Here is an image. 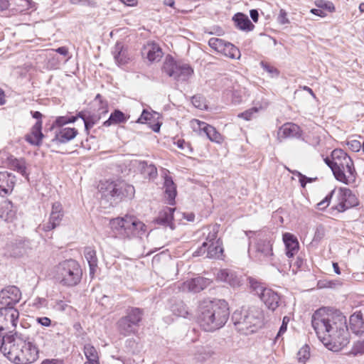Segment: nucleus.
<instances>
[{"label": "nucleus", "mask_w": 364, "mask_h": 364, "mask_svg": "<svg viewBox=\"0 0 364 364\" xmlns=\"http://www.w3.org/2000/svg\"><path fill=\"white\" fill-rule=\"evenodd\" d=\"M347 145L349 149L354 152H358L361 149V144L358 140H351L347 143Z\"/></svg>", "instance_id": "nucleus-55"}, {"label": "nucleus", "mask_w": 364, "mask_h": 364, "mask_svg": "<svg viewBox=\"0 0 364 364\" xmlns=\"http://www.w3.org/2000/svg\"><path fill=\"white\" fill-rule=\"evenodd\" d=\"M84 353L86 358L87 359V363H99L97 351L91 344L85 345Z\"/></svg>", "instance_id": "nucleus-43"}, {"label": "nucleus", "mask_w": 364, "mask_h": 364, "mask_svg": "<svg viewBox=\"0 0 364 364\" xmlns=\"http://www.w3.org/2000/svg\"><path fill=\"white\" fill-rule=\"evenodd\" d=\"M42 120L37 121L31 127L30 133L25 136V140L31 145L40 146L44 135L42 132Z\"/></svg>", "instance_id": "nucleus-19"}, {"label": "nucleus", "mask_w": 364, "mask_h": 364, "mask_svg": "<svg viewBox=\"0 0 364 364\" xmlns=\"http://www.w3.org/2000/svg\"><path fill=\"white\" fill-rule=\"evenodd\" d=\"M232 320L238 332L244 335L255 333L264 323L262 310L255 306L236 310L232 316Z\"/></svg>", "instance_id": "nucleus-4"}, {"label": "nucleus", "mask_w": 364, "mask_h": 364, "mask_svg": "<svg viewBox=\"0 0 364 364\" xmlns=\"http://www.w3.org/2000/svg\"><path fill=\"white\" fill-rule=\"evenodd\" d=\"M333 193V191H331V193L330 194L327 195L323 200H321L320 203H318L317 204L318 208L319 209L323 210V209L326 208L329 205L330 200L332 197Z\"/></svg>", "instance_id": "nucleus-56"}, {"label": "nucleus", "mask_w": 364, "mask_h": 364, "mask_svg": "<svg viewBox=\"0 0 364 364\" xmlns=\"http://www.w3.org/2000/svg\"><path fill=\"white\" fill-rule=\"evenodd\" d=\"M217 279L226 282L232 287H237L240 284V279L235 272L230 269H221L217 274Z\"/></svg>", "instance_id": "nucleus-28"}, {"label": "nucleus", "mask_w": 364, "mask_h": 364, "mask_svg": "<svg viewBox=\"0 0 364 364\" xmlns=\"http://www.w3.org/2000/svg\"><path fill=\"white\" fill-rule=\"evenodd\" d=\"M311 323L318 338L328 349L337 352L348 344L346 318L341 312L321 308L314 313Z\"/></svg>", "instance_id": "nucleus-1"}, {"label": "nucleus", "mask_w": 364, "mask_h": 364, "mask_svg": "<svg viewBox=\"0 0 364 364\" xmlns=\"http://www.w3.org/2000/svg\"><path fill=\"white\" fill-rule=\"evenodd\" d=\"M277 21L282 25L289 23V20L287 18V13L284 9H280L277 17Z\"/></svg>", "instance_id": "nucleus-53"}, {"label": "nucleus", "mask_w": 364, "mask_h": 364, "mask_svg": "<svg viewBox=\"0 0 364 364\" xmlns=\"http://www.w3.org/2000/svg\"><path fill=\"white\" fill-rule=\"evenodd\" d=\"M15 184V176L9 172H0V196L11 193Z\"/></svg>", "instance_id": "nucleus-22"}, {"label": "nucleus", "mask_w": 364, "mask_h": 364, "mask_svg": "<svg viewBox=\"0 0 364 364\" xmlns=\"http://www.w3.org/2000/svg\"><path fill=\"white\" fill-rule=\"evenodd\" d=\"M164 188L165 189V198L168 200V204L173 205L176 196V186L172 178L166 174L164 176Z\"/></svg>", "instance_id": "nucleus-25"}, {"label": "nucleus", "mask_w": 364, "mask_h": 364, "mask_svg": "<svg viewBox=\"0 0 364 364\" xmlns=\"http://www.w3.org/2000/svg\"><path fill=\"white\" fill-rule=\"evenodd\" d=\"M311 13L320 17H324L326 16V13L318 7V9H312Z\"/></svg>", "instance_id": "nucleus-61"}, {"label": "nucleus", "mask_w": 364, "mask_h": 364, "mask_svg": "<svg viewBox=\"0 0 364 364\" xmlns=\"http://www.w3.org/2000/svg\"><path fill=\"white\" fill-rule=\"evenodd\" d=\"M174 144L181 150L189 149V144L186 142L183 139H178Z\"/></svg>", "instance_id": "nucleus-58"}, {"label": "nucleus", "mask_w": 364, "mask_h": 364, "mask_svg": "<svg viewBox=\"0 0 364 364\" xmlns=\"http://www.w3.org/2000/svg\"><path fill=\"white\" fill-rule=\"evenodd\" d=\"M350 328L356 335L364 333V318L360 311L355 312L350 316Z\"/></svg>", "instance_id": "nucleus-26"}, {"label": "nucleus", "mask_w": 364, "mask_h": 364, "mask_svg": "<svg viewBox=\"0 0 364 364\" xmlns=\"http://www.w3.org/2000/svg\"><path fill=\"white\" fill-rule=\"evenodd\" d=\"M10 166L14 171L28 178L27 163L23 158L12 159L10 162Z\"/></svg>", "instance_id": "nucleus-40"}, {"label": "nucleus", "mask_w": 364, "mask_h": 364, "mask_svg": "<svg viewBox=\"0 0 364 364\" xmlns=\"http://www.w3.org/2000/svg\"><path fill=\"white\" fill-rule=\"evenodd\" d=\"M21 298V293L16 286H9L0 291L1 307H14Z\"/></svg>", "instance_id": "nucleus-14"}, {"label": "nucleus", "mask_w": 364, "mask_h": 364, "mask_svg": "<svg viewBox=\"0 0 364 364\" xmlns=\"http://www.w3.org/2000/svg\"><path fill=\"white\" fill-rule=\"evenodd\" d=\"M143 315L144 311L142 309L136 307H130L127 309V314L124 316L129 320H131V323L139 327V323L142 320Z\"/></svg>", "instance_id": "nucleus-39"}, {"label": "nucleus", "mask_w": 364, "mask_h": 364, "mask_svg": "<svg viewBox=\"0 0 364 364\" xmlns=\"http://www.w3.org/2000/svg\"><path fill=\"white\" fill-rule=\"evenodd\" d=\"M250 234L256 235V241L254 245L255 259L263 264H270L272 267H277L279 264L278 259L273 252L272 237L269 232H258L254 233L252 231L246 232V235L249 239H252Z\"/></svg>", "instance_id": "nucleus-6"}, {"label": "nucleus", "mask_w": 364, "mask_h": 364, "mask_svg": "<svg viewBox=\"0 0 364 364\" xmlns=\"http://www.w3.org/2000/svg\"><path fill=\"white\" fill-rule=\"evenodd\" d=\"M301 136L300 127L294 123H286L278 131L279 139L296 138Z\"/></svg>", "instance_id": "nucleus-21"}, {"label": "nucleus", "mask_w": 364, "mask_h": 364, "mask_svg": "<svg viewBox=\"0 0 364 364\" xmlns=\"http://www.w3.org/2000/svg\"><path fill=\"white\" fill-rule=\"evenodd\" d=\"M316 5L317 7L320 8L323 11L325 9L328 11H334V6L333 4L330 1H325L323 0H319L316 2Z\"/></svg>", "instance_id": "nucleus-48"}, {"label": "nucleus", "mask_w": 364, "mask_h": 364, "mask_svg": "<svg viewBox=\"0 0 364 364\" xmlns=\"http://www.w3.org/2000/svg\"><path fill=\"white\" fill-rule=\"evenodd\" d=\"M19 312L14 307L0 308V332L4 329L10 330L17 326Z\"/></svg>", "instance_id": "nucleus-13"}, {"label": "nucleus", "mask_w": 364, "mask_h": 364, "mask_svg": "<svg viewBox=\"0 0 364 364\" xmlns=\"http://www.w3.org/2000/svg\"><path fill=\"white\" fill-rule=\"evenodd\" d=\"M174 211V208H164L159 212L158 217L154 220L155 223L158 225H161L166 227L168 226L171 229H173V220Z\"/></svg>", "instance_id": "nucleus-24"}, {"label": "nucleus", "mask_w": 364, "mask_h": 364, "mask_svg": "<svg viewBox=\"0 0 364 364\" xmlns=\"http://www.w3.org/2000/svg\"><path fill=\"white\" fill-rule=\"evenodd\" d=\"M63 217V211L62 205L58 202H55L52 205L49 220L46 223L40 225L38 229L45 232L55 229L60 225Z\"/></svg>", "instance_id": "nucleus-16"}, {"label": "nucleus", "mask_w": 364, "mask_h": 364, "mask_svg": "<svg viewBox=\"0 0 364 364\" xmlns=\"http://www.w3.org/2000/svg\"><path fill=\"white\" fill-rule=\"evenodd\" d=\"M237 28L244 31H251L255 26L249 19L248 16L242 13L235 14L232 18Z\"/></svg>", "instance_id": "nucleus-29"}, {"label": "nucleus", "mask_w": 364, "mask_h": 364, "mask_svg": "<svg viewBox=\"0 0 364 364\" xmlns=\"http://www.w3.org/2000/svg\"><path fill=\"white\" fill-rule=\"evenodd\" d=\"M134 193V187L124 182L108 183L105 188V191L102 192V195L105 197H109L115 203L121 201L124 198L132 199Z\"/></svg>", "instance_id": "nucleus-10"}, {"label": "nucleus", "mask_w": 364, "mask_h": 364, "mask_svg": "<svg viewBox=\"0 0 364 364\" xmlns=\"http://www.w3.org/2000/svg\"><path fill=\"white\" fill-rule=\"evenodd\" d=\"M208 245V242H204L202 245L193 253V256L199 257L203 255L205 253L207 254Z\"/></svg>", "instance_id": "nucleus-54"}, {"label": "nucleus", "mask_w": 364, "mask_h": 364, "mask_svg": "<svg viewBox=\"0 0 364 364\" xmlns=\"http://www.w3.org/2000/svg\"><path fill=\"white\" fill-rule=\"evenodd\" d=\"M337 200L338 203L334 208L341 213L358 205L357 197L347 188H341L338 190Z\"/></svg>", "instance_id": "nucleus-12"}, {"label": "nucleus", "mask_w": 364, "mask_h": 364, "mask_svg": "<svg viewBox=\"0 0 364 364\" xmlns=\"http://www.w3.org/2000/svg\"><path fill=\"white\" fill-rule=\"evenodd\" d=\"M95 123V122L92 117H87V119H84L85 128L87 131L92 128Z\"/></svg>", "instance_id": "nucleus-59"}, {"label": "nucleus", "mask_w": 364, "mask_h": 364, "mask_svg": "<svg viewBox=\"0 0 364 364\" xmlns=\"http://www.w3.org/2000/svg\"><path fill=\"white\" fill-rule=\"evenodd\" d=\"M78 134L75 128L61 127L55 132L54 138L51 142L55 144H65L73 139Z\"/></svg>", "instance_id": "nucleus-18"}, {"label": "nucleus", "mask_w": 364, "mask_h": 364, "mask_svg": "<svg viewBox=\"0 0 364 364\" xmlns=\"http://www.w3.org/2000/svg\"><path fill=\"white\" fill-rule=\"evenodd\" d=\"M242 101V97L237 91H235L232 94V102L235 104H238Z\"/></svg>", "instance_id": "nucleus-63"}, {"label": "nucleus", "mask_w": 364, "mask_h": 364, "mask_svg": "<svg viewBox=\"0 0 364 364\" xmlns=\"http://www.w3.org/2000/svg\"><path fill=\"white\" fill-rule=\"evenodd\" d=\"M191 124L194 130L204 132L211 141L216 143H220L222 141V135L213 126L198 119L193 120Z\"/></svg>", "instance_id": "nucleus-17"}, {"label": "nucleus", "mask_w": 364, "mask_h": 364, "mask_svg": "<svg viewBox=\"0 0 364 364\" xmlns=\"http://www.w3.org/2000/svg\"><path fill=\"white\" fill-rule=\"evenodd\" d=\"M223 242L220 239H218L214 243L208 245L206 257L220 259L223 256Z\"/></svg>", "instance_id": "nucleus-33"}, {"label": "nucleus", "mask_w": 364, "mask_h": 364, "mask_svg": "<svg viewBox=\"0 0 364 364\" xmlns=\"http://www.w3.org/2000/svg\"><path fill=\"white\" fill-rule=\"evenodd\" d=\"M112 229L121 237H132L139 235L136 226L141 229L144 223L132 215H125L123 218H117L111 220Z\"/></svg>", "instance_id": "nucleus-9"}, {"label": "nucleus", "mask_w": 364, "mask_h": 364, "mask_svg": "<svg viewBox=\"0 0 364 364\" xmlns=\"http://www.w3.org/2000/svg\"><path fill=\"white\" fill-rule=\"evenodd\" d=\"M143 55H146L150 62L159 61L163 55L160 46L154 43H148L144 47Z\"/></svg>", "instance_id": "nucleus-27"}, {"label": "nucleus", "mask_w": 364, "mask_h": 364, "mask_svg": "<svg viewBox=\"0 0 364 364\" xmlns=\"http://www.w3.org/2000/svg\"><path fill=\"white\" fill-rule=\"evenodd\" d=\"M282 240L285 245L286 255L293 257L299 250V243L296 236L289 232H285L282 235Z\"/></svg>", "instance_id": "nucleus-20"}, {"label": "nucleus", "mask_w": 364, "mask_h": 364, "mask_svg": "<svg viewBox=\"0 0 364 364\" xmlns=\"http://www.w3.org/2000/svg\"><path fill=\"white\" fill-rule=\"evenodd\" d=\"M132 321L129 320L125 316L122 317L117 322L118 329L121 334L124 336L134 334L137 332L138 327L131 323Z\"/></svg>", "instance_id": "nucleus-30"}, {"label": "nucleus", "mask_w": 364, "mask_h": 364, "mask_svg": "<svg viewBox=\"0 0 364 364\" xmlns=\"http://www.w3.org/2000/svg\"><path fill=\"white\" fill-rule=\"evenodd\" d=\"M34 247L35 244L32 240L24 238L16 239L9 245L11 255L15 257L28 255Z\"/></svg>", "instance_id": "nucleus-15"}, {"label": "nucleus", "mask_w": 364, "mask_h": 364, "mask_svg": "<svg viewBox=\"0 0 364 364\" xmlns=\"http://www.w3.org/2000/svg\"><path fill=\"white\" fill-rule=\"evenodd\" d=\"M215 354L216 353L212 347L201 346L197 350L195 358L199 362H204L213 358Z\"/></svg>", "instance_id": "nucleus-37"}, {"label": "nucleus", "mask_w": 364, "mask_h": 364, "mask_svg": "<svg viewBox=\"0 0 364 364\" xmlns=\"http://www.w3.org/2000/svg\"><path fill=\"white\" fill-rule=\"evenodd\" d=\"M255 106L238 114L239 117L245 120H250L259 110L266 109L269 106V102L267 100H262V102H256Z\"/></svg>", "instance_id": "nucleus-32"}, {"label": "nucleus", "mask_w": 364, "mask_h": 364, "mask_svg": "<svg viewBox=\"0 0 364 364\" xmlns=\"http://www.w3.org/2000/svg\"><path fill=\"white\" fill-rule=\"evenodd\" d=\"M82 275V269L74 259L65 260L56 267V278L63 286L77 285L80 282Z\"/></svg>", "instance_id": "nucleus-7"}, {"label": "nucleus", "mask_w": 364, "mask_h": 364, "mask_svg": "<svg viewBox=\"0 0 364 364\" xmlns=\"http://www.w3.org/2000/svg\"><path fill=\"white\" fill-rule=\"evenodd\" d=\"M70 2L73 4H81L92 8L97 6V3L92 0H70Z\"/></svg>", "instance_id": "nucleus-52"}, {"label": "nucleus", "mask_w": 364, "mask_h": 364, "mask_svg": "<svg viewBox=\"0 0 364 364\" xmlns=\"http://www.w3.org/2000/svg\"><path fill=\"white\" fill-rule=\"evenodd\" d=\"M350 353L353 355H363L364 354V340L355 342L351 349Z\"/></svg>", "instance_id": "nucleus-46"}, {"label": "nucleus", "mask_w": 364, "mask_h": 364, "mask_svg": "<svg viewBox=\"0 0 364 364\" xmlns=\"http://www.w3.org/2000/svg\"><path fill=\"white\" fill-rule=\"evenodd\" d=\"M112 54L118 65H124L128 63L129 58L127 57V51L124 50V46L121 43H116L112 50Z\"/></svg>", "instance_id": "nucleus-31"}, {"label": "nucleus", "mask_w": 364, "mask_h": 364, "mask_svg": "<svg viewBox=\"0 0 364 364\" xmlns=\"http://www.w3.org/2000/svg\"><path fill=\"white\" fill-rule=\"evenodd\" d=\"M331 170L335 178L346 184L355 182L356 172L351 158L342 149H336L331 153Z\"/></svg>", "instance_id": "nucleus-5"}, {"label": "nucleus", "mask_w": 364, "mask_h": 364, "mask_svg": "<svg viewBox=\"0 0 364 364\" xmlns=\"http://www.w3.org/2000/svg\"><path fill=\"white\" fill-rule=\"evenodd\" d=\"M226 43L227 41L221 38L214 37L210 38L208 41V45L210 47L219 53L222 52L223 47L225 46Z\"/></svg>", "instance_id": "nucleus-45"}, {"label": "nucleus", "mask_w": 364, "mask_h": 364, "mask_svg": "<svg viewBox=\"0 0 364 364\" xmlns=\"http://www.w3.org/2000/svg\"><path fill=\"white\" fill-rule=\"evenodd\" d=\"M260 64H261L262 68L265 71L269 73L272 76L279 75V72H278L277 69L275 68L274 67H273V66L270 65L269 64L264 63L263 61H262Z\"/></svg>", "instance_id": "nucleus-51"}, {"label": "nucleus", "mask_w": 364, "mask_h": 364, "mask_svg": "<svg viewBox=\"0 0 364 364\" xmlns=\"http://www.w3.org/2000/svg\"><path fill=\"white\" fill-rule=\"evenodd\" d=\"M128 118L129 117H127L122 111L115 109L111 113L109 119L104 122V125L109 127L112 124L124 123L127 121Z\"/></svg>", "instance_id": "nucleus-41"}, {"label": "nucleus", "mask_w": 364, "mask_h": 364, "mask_svg": "<svg viewBox=\"0 0 364 364\" xmlns=\"http://www.w3.org/2000/svg\"><path fill=\"white\" fill-rule=\"evenodd\" d=\"M68 124V116H60L58 117L55 122L53 124V127L58 126L62 127L65 124Z\"/></svg>", "instance_id": "nucleus-57"}, {"label": "nucleus", "mask_w": 364, "mask_h": 364, "mask_svg": "<svg viewBox=\"0 0 364 364\" xmlns=\"http://www.w3.org/2000/svg\"><path fill=\"white\" fill-rule=\"evenodd\" d=\"M228 304L223 299L204 300L198 306V321L205 331H214L228 321Z\"/></svg>", "instance_id": "nucleus-3"}, {"label": "nucleus", "mask_w": 364, "mask_h": 364, "mask_svg": "<svg viewBox=\"0 0 364 364\" xmlns=\"http://www.w3.org/2000/svg\"><path fill=\"white\" fill-rule=\"evenodd\" d=\"M220 225L214 224L205 227L203 228V235L205 239V242H208V244L214 243L216 242L218 238V234L219 232Z\"/></svg>", "instance_id": "nucleus-35"}, {"label": "nucleus", "mask_w": 364, "mask_h": 364, "mask_svg": "<svg viewBox=\"0 0 364 364\" xmlns=\"http://www.w3.org/2000/svg\"><path fill=\"white\" fill-rule=\"evenodd\" d=\"M37 321L38 323L43 326H49L50 325L51 321L48 317H41L37 318Z\"/></svg>", "instance_id": "nucleus-60"}, {"label": "nucleus", "mask_w": 364, "mask_h": 364, "mask_svg": "<svg viewBox=\"0 0 364 364\" xmlns=\"http://www.w3.org/2000/svg\"><path fill=\"white\" fill-rule=\"evenodd\" d=\"M310 355L309 348L308 346H303L297 353V358L299 362H305Z\"/></svg>", "instance_id": "nucleus-47"}, {"label": "nucleus", "mask_w": 364, "mask_h": 364, "mask_svg": "<svg viewBox=\"0 0 364 364\" xmlns=\"http://www.w3.org/2000/svg\"><path fill=\"white\" fill-rule=\"evenodd\" d=\"M250 284L252 291L259 296L269 309L274 311L279 306L280 296L276 291L265 287L262 283L253 279H250Z\"/></svg>", "instance_id": "nucleus-11"}, {"label": "nucleus", "mask_w": 364, "mask_h": 364, "mask_svg": "<svg viewBox=\"0 0 364 364\" xmlns=\"http://www.w3.org/2000/svg\"><path fill=\"white\" fill-rule=\"evenodd\" d=\"M225 56L232 59H240L241 53L240 50L231 43L227 42L221 52Z\"/></svg>", "instance_id": "nucleus-42"}, {"label": "nucleus", "mask_w": 364, "mask_h": 364, "mask_svg": "<svg viewBox=\"0 0 364 364\" xmlns=\"http://www.w3.org/2000/svg\"><path fill=\"white\" fill-rule=\"evenodd\" d=\"M162 70L177 82H186L194 73L192 67L186 63L176 61L171 56L166 58Z\"/></svg>", "instance_id": "nucleus-8"}, {"label": "nucleus", "mask_w": 364, "mask_h": 364, "mask_svg": "<svg viewBox=\"0 0 364 364\" xmlns=\"http://www.w3.org/2000/svg\"><path fill=\"white\" fill-rule=\"evenodd\" d=\"M14 205L11 201L5 200L1 204L0 217L6 220H11L16 214V210H13Z\"/></svg>", "instance_id": "nucleus-36"}, {"label": "nucleus", "mask_w": 364, "mask_h": 364, "mask_svg": "<svg viewBox=\"0 0 364 364\" xmlns=\"http://www.w3.org/2000/svg\"><path fill=\"white\" fill-rule=\"evenodd\" d=\"M208 284V279L198 277L185 282L183 289L191 292L197 293L203 290Z\"/></svg>", "instance_id": "nucleus-23"}, {"label": "nucleus", "mask_w": 364, "mask_h": 364, "mask_svg": "<svg viewBox=\"0 0 364 364\" xmlns=\"http://www.w3.org/2000/svg\"><path fill=\"white\" fill-rule=\"evenodd\" d=\"M250 17L252 19L254 22H257L258 18H259V14L257 10L256 9H252L250 11Z\"/></svg>", "instance_id": "nucleus-64"}, {"label": "nucleus", "mask_w": 364, "mask_h": 364, "mask_svg": "<svg viewBox=\"0 0 364 364\" xmlns=\"http://www.w3.org/2000/svg\"><path fill=\"white\" fill-rule=\"evenodd\" d=\"M138 168L141 173L149 178H155L157 176V169L153 164H148L145 161H140L138 163Z\"/></svg>", "instance_id": "nucleus-38"}, {"label": "nucleus", "mask_w": 364, "mask_h": 364, "mask_svg": "<svg viewBox=\"0 0 364 364\" xmlns=\"http://www.w3.org/2000/svg\"><path fill=\"white\" fill-rule=\"evenodd\" d=\"M295 174H297V176L299 177V182L301 183V186L302 187H305L306 184V179H307V177L303 174H301L300 172L299 171H295L294 172Z\"/></svg>", "instance_id": "nucleus-62"}, {"label": "nucleus", "mask_w": 364, "mask_h": 364, "mask_svg": "<svg viewBox=\"0 0 364 364\" xmlns=\"http://www.w3.org/2000/svg\"><path fill=\"white\" fill-rule=\"evenodd\" d=\"M2 353L15 364H30L38 358L39 350L31 338L15 333L6 336Z\"/></svg>", "instance_id": "nucleus-2"}, {"label": "nucleus", "mask_w": 364, "mask_h": 364, "mask_svg": "<svg viewBox=\"0 0 364 364\" xmlns=\"http://www.w3.org/2000/svg\"><path fill=\"white\" fill-rule=\"evenodd\" d=\"M171 311L177 316L186 318L188 314V310L183 301H179L171 306Z\"/></svg>", "instance_id": "nucleus-44"}, {"label": "nucleus", "mask_w": 364, "mask_h": 364, "mask_svg": "<svg viewBox=\"0 0 364 364\" xmlns=\"http://www.w3.org/2000/svg\"><path fill=\"white\" fill-rule=\"evenodd\" d=\"M84 255L89 264L90 274H94L98 263L95 250L91 247H87L84 250Z\"/></svg>", "instance_id": "nucleus-34"}, {"label": "nucleus", "mask_w": 364, "mask_h": 364, "mask_svg": "<svg viewBox=\"0 0 364 364\" xmlns=\"http://www.w3.org/2000/svg\"><path fill=\"white\" fill-rule=\"evenodd\" d=\"M153 118V114L144 109L140 117L138 119L137 122L139 123H147L151 121Z\"/></svg>", "instance_id": "nucleus-50"}, {"label": "nucleus", "mask_w": 364, "mask_h": 364, "mask_svg": "<svg viewBox=\"0 0 364 364\" xmlns=\"http://www.w3.org/2000/svg\"><path fill=\"white\" fill-rule=\"evenodd\" d=\"M289 321H290V318L289 316H285L283 318L282 323L279 328V330L277 333L276 338H279L281 336H282L287 331V325H288Z\"/></svg>", "instance_id": "nucleus-49"}]
</instances>
